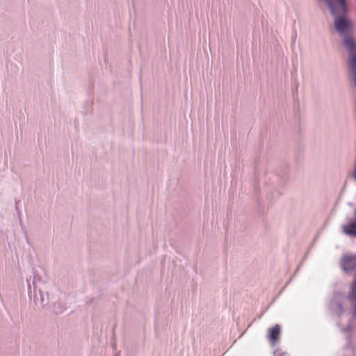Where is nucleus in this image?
Returning <instances> with one entry per match:
<instances>
[{
  "mask_svg": "<svg viewBox=\"0 0 356 356\" xmlns=\"http://www.w3.org/2000/svg\"><path fill=\"white\" fill-rule=\"evenodd\" d=\"M354 217L353 220H350L348 224L343 225L341 229L346 235L356 238V209L354 211Z\"/></svg>",
  "mask_w": 356,
  "mask_h": 356,
  "instance_id": "nucleus-3",
  "label": "nucleus"
},
{
  "mask_svg": "<svg viewBox=\"0 0 356 356\" xmlns=\"http://www.w3.org/2000/svg\"><path fill=\"white\" fill-rule=\"evenodd\" d=\"M330 307L332 310L338 315H340L343 312L342 304L337 300H334L331 302Z\"/></svg>",
  "mask_w": 356,
  "mask_h": 356,
  "instance_id": "nucleus-6",
  "label": "nucleus"
},
{
  "mask_svg": "<svg viewBox=\"0 0 356 356\" xmlns=\"http://www.w3.org/2000/svg\"><path fill=\"white\" fill-rule=\"evenodd\" d=\"M40 304L42 307H44L47 304V301L45 300V299L44 298V295L40 291Z\"/></svg>",
  "mask_w": 356,
  "mask_h": 356,
  "instance_id": "nucleus-8",
  "label": "nucleus"
},
{
  "mask_svg": "<svg viewBox=\"0 0 356 356\" xmlns=\"http://www.w3.org/2000/svg\"><path fill=\"white\" fill-rule=\"evenodd\" d=\"M280 334V327L279 325H275L274 327L269 330L268 335V339L273 344L275 343L278 340Z\"/></svg>",
  "mask_w": 356,
  "mask_h": 356,
  "instance_id": "nucleus-4",
  "label": "nucleus"
},
{
  "mask_svg": "<svg viewBox=\"0 0 356 356\" xmlns=\"http://www.w3.org/2000/svg\"><path fill=\"white\" fill-rule=\"evenodd\" d=\"M65 307L59 302H55L53 305L52 311L56 314L63 313L65 310Z\"/></svg>",
  "mask_w": 356,
  "mask_h": 356,
  "instance_id": "nucleus-7",
  "label": "nucleus"
},
{
  "mask_svg": "<svg viewBox=\"0 0 356 356\" xmlns=\"http://www.w3.org/2000/svg\"><path fill=\"white\" fill-rule=\"evenodd\" d=\"M341 266L346 272L356 270V254L344 255L341 259Z\"/></svg>",
  "mask_w": 356,
  "mask_h": 356,
  "instance_id": "nucleus-2",
  "label": "nucleus"
},
{
  "mask_svg": "<svg viewBox=\"0 0 356 356\" xmlns=\"http://www.w3.org/2000/svg\"><path fill=\"white\" fill-rule=\"evenodd\" d=\"M330 10L331 14L334 17V26L338 33L344 40L351 38L356 43V40L350 35L353 30V23L344 17L347 13V7L345 0H323Z\"/></svg>",
  "mask_w": 356,
  "mask_h": 356,
  "instance_id": "nucleus-1",
  "label": "nucleus"
},
{
  "mask_svg": "<svg viewBox=\"0 0 356 356\" xmlns=\"http://www.w3.org/2000/svg\"><path fill=\"white\" fill-rule=\"evenodd\" d=\"M348 299L350 301L355 302L353 315L356 316V277H355L353 282L351 285V292L348 295Z\"/></svg>",
  "mask_w": 356,
  "mask_h": 356,
  "instance_id": "nucleus-5",
  "label": "nucleus"
},
{
  "mask_svg": "<svg viewBox=\"0 0 356 356\" xmlns=\"http://www.w3.org/2000/svg\"><path fill=\"white\" fill-rule=\"evenodd\" d=\"M352 330V327L350 325H348L346 328L343 329L342 331L344 332H350Z\"/></svg>",
  "mask_w": 356,
  "mask_h": 356,
  "instance_id": "nucleus-9",
  "label": "nucleus"
}]
</instances>
